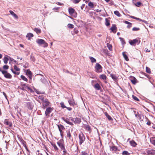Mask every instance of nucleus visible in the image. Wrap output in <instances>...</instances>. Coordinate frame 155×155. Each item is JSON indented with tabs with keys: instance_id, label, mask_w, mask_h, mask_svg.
<instances>
[{
	"instance_id": "f257e3e1",
	"label": "nucleus",
	"mask_w": 155,
	"mask_h": 155,
	"mask_svg": "<svg viewBox=\"0 0 155 155\" xmlns=\"http://www.w3.org/2000/svg\"><path fill=\"white\" fill-rule=\"evenodd\" d=\"M42 108L45 109L46 107L48 106L50 103L48 100L47 99H45L42 102Z\"/></svg>"
},
{
	"instance_id": "f03ea898",
	"label": "nucleus",
	"mask_w": 155,
	"mask_h": 155,
	"mask_svg": "<svg viewBox=\"0 0 155 155\" xmlns=\"http://www.w3.org/2000/svg\"><path fill=\"white\" fill-rule=\"evenodd\" d=\"M68 12L69 14L74 17L76 18L77 16V13L75 10L72 8L68 9Z\"/></svg>"
},
{
	"instance_id": "7ed1b4c3",
	"label": "nucleus",
	"mask_w": 155,
	"mask_h": 155,
	"mask_svg": "<svg viewBox=\"0 0 155 155\" xmlns=\"http://www.w3.org/2000/svg\"><path fill=\"white\" fill-rule=\"evenodd\" d=\"M36 42L39 45H44V47H47L48 45V44L44 40L41 39H37Z\"/></svg>"
},
{
	"instance_id": "20e7f679",
	"label": "nucleus",
	"mask_w": 155,
	"mask_h": 155,
	"mask_svg": "<svg viewBox=\"0 0 155 155\" xmlns=\"http://www.w3.org/2000/svg\"><path fill=\"white\" fill-rule=\"evenodd\" d=\"M79 144L80 145H81L85 140V137L84 135L82 132L80 133L79 134Z\"/></svg>"
},
{
	"instance_id": "39448f33",
	"label": "nucleus",
	"mask_w": 155,
	"mask_h": 155,
	"mask_svg": "<svg viewBox=\"0 0 155 155\" xmlns=\"http://www.w3.org/2000/svg\"><path fill=\"white\" fill-rule=\"evenodd\" d=\"M21 89L22 90L30 91H32V90L28 86V85L25 84H21Z\"/></svg>"
},
{
	"instance_id": "423d86ee",
	"label": "nucleus",
	"mask_w": 155,
	"mask_h": 155,
	"mask_svg": "<svg viewBox=\"0 0 155 155\" xmlns=\"http://www.w3.org/2000/svg\"><path fill=\"white\" fill-rule=\"evenodd\" d=\"M95 68V71L97 73L101 72L102 71V67L98 63L96 64Z\"/></svg>"
},
{
	"instance_id": "0eeeda50",
	"label": "nucleus",
	"mask_w": 155,
	"mask_h": 155,
	"mask_svg": "<svg viewBox=\"0 0 155 155\" xmlns=\"http://www.w3.org/2000/svg\"><path fill=\"white\" fill-rule=\"evenodd\" d=\"M57 144L58 146L60 147L61 150H63V152H65V149L64 148V146L63 144V143L61 140H59L57 142Z\"/></svg>"
},
{
	"instance_id": "6e6552de",
	"label": "nucleus",
	"mask_w": 155,
	"mask_h": 155,
	"mask_svg": "<svg viewBox=\"0 0 155 155\" xmlns=\"http://www.w3.org/2000/svg\"><path fill=\"white\" fill-rule=\"evenodd\" d=\"M2 74L6 78L11 79L12 78V75L9 73H8L7 71H3L2 72Z\"/></svg>"
},
{
	"instance_id": "1a4fd4ad",
	"label": "nucleus",
	"mask_w": 155,
	"mask_h": 155,
	"mask_svg": "<svg viewBox=\"0 0 155 155\" xmlns=\"http://www.w3.org/2000/svg\"><path fill=\"white\" fill-rule=\"evenodd\" d=\"M25 106L29 109L31 110L33 107V105L31 102H28L26 103Z\"/></svg>"
},
{
	"instance_id": "9d476101",
	"label": "nucleus",
	"mask_w": 155,
	"mask_h": 155,
	"mask_svg": "<svg viewBox=\"0 0 155 155\" xmlns=\"http://www.w3.org/2000/svg\"><path fill=\"white\" fill-rule=\"evenodd\" d=\"M52 110V109L51 107H48L46 108L45 111V115L47 116H49V114Z\"/></svg>"
},
{
	"instance_id": "9b49d317",
	"label": "nucleus",
	"mask_w": 155,
	"mask_h": 155,
	"mask_svg": "<svg viewBox=\"0 0 155 155\" xmlns=\"http://www.w3.org/2000/svg\"><path fill=\"white\" fill-rule=\"evenodd\" d=\"M138 40L137 39L133 40H130L129 41V43L132 45H134L135 44L138 42Z\"/></svg>"
},
{
	"instance_id": "f8f14e48",
	"label": "nucleus",
	"mask_w": 155,
	"mask_h": 155,
	"mask_svg": "<svg viewBox=\"0 0 155 155\" xmlns=\"http://www.w3.org/2000/svg\"><path fill=\"white\" fill-rule=\"evenodd\" d=\"M130 79L131 82L134 84H135L137 83V80L133 76H131Z\"/></svg>"
},
{
	"instance_id": "ddd939ff",
	"label": "nucleus",
	"mask_w": 155,
	"mask_h": 155,
	"mask_svg": "<svg viewBox=\"0 0 155 155\" xmlns=\"http://www.w3.org/2000/svg\"><path fill=\"white\" fill-rule=\"evenodd\" d=\"M148 154L153 155L155 154V150H148L147 151Z\"/></svg>"
},
{
	"instance_id": "4468645a",
	"label": "nucleus",
	"mask_w": 155,
	"mask_h": 155,
	"mask_svg": "<svg viewBox=\"0 0 155 155\" xmlns=\"http://www.w3.org/2000/svg\"><path fill=\"white\" fill-rule=\"evenodd\" d=\"M117 29V28L114 25H113L110 28V30H111L114 33H115L116 32V30Z\"/></svg>"
},
{
	"instance_id": "2eb2a0df",
	"label": "nucleus",
	"mask_w": 155,
	"mask_h": 155,
	"mask_svg": "<svg viewBox=\"0 0 155 155\" xmlns=\"http://www.w3.org/2000/svg\"><path fill=\"white\" fill-rule=\"evenodd\" d=\"M4 123L5 124L10 127H11L12 125V123L8 121L7 120H5L4 122Z\"/></svg>"
},
{
	"instance_id": "dca6fc26",
	"label": "nucleus",
	"mask_w": 155,
	"mask_h": 155,
	"mask_svg": "<svg viewBox=\"0 0 155 155\" xmlns=\"http://www.w3.org/2000/svg\"><path fill=\"white\" fill-rule=\"evenodd\" d=\"M26 74L27 75H28L29 78L30 79H31L32 77V74L31 71L30 70H28L26 71Z\"/></svg>"
},
{
	"instance_id": "f3484780",
	"label": "nucleus",
	"mask_w": 155,
	"mask_h": 155,
	"mask_svg": "<svg viewBox=\"0 0 155 155\" xmlns=\"http://www.w3.org/2000/svg\"><path fill=\"white\" fill-rule=\"evenodd\" d=\"M9 57L8 56H5L3 58L4 62L5 64H7L8 63V61L9 60Z\"/></svg>"
},
{
	"instance_id": "a211bd4d",
	"label": "nucleus",
	"mask_w": 155,
	"mask_h": 155,
	"mask_svg": "<svg viewBox=\"0 0 155 155\" xmlns=\"http://www.w3.org/2000/svg\"><path fill=\"white\" fill-rule=\"evenodd\" d=\"M150 140L151 143L155 146V137H151Z\"/></svg>"
},
{
	"instance_id": "6ab92c4d",
	"label": "nucleus",
	"mask_w": 155,
	"mask_h": 155,
	"mask_svg": "<svg viewBox=\"0 0 155 155\" xmlns=\"http://www.w3.org/2000/svg\"><path fill=\"white\" fill-rule=\"evenodd\" d=\"M68 102L70 106H74L75 104V102L73 99L69 100Z\"/></svg>"
},
{
	"instance_id": "aec40b11",
	"label": "nucleus",
	"mask_w": 155,
	"mask_h": 155,
	"mask_svg": "<svg viewBox=\"0 0 155 155\" xmlns=\"http://www.w3.org/2000/svg\"><path fill=\"white\" fill-rule=\"evenodd\" d=\"M81 120L80 118L76 117L74 121V123L75 124H79L81 122Z\"/></svg>"
},
{
	"instance_id": "412c9836",
	"label": "nucleus",
	"mask_w": 155,
	"mask_h": 155,
	"mask_svg": "<svg viewBox=\"0 0 155 155\" xmlns=\"http://www.w3.org/2000/svg\"><path fill=\"white\" fill-rule=\"evenodd\" d=\"M33 35L31 33H28L26 35V37L27 38H28V39L30 40V38L33 37Z\"/></svg>"
},
{
	"instance_id": "4be33fe9",
	"label": "nucleus",
	"mask_w": 155,
	"mask_h": 155,
	"mask_svg": "<svg viewBox=\"0 0 155 155\" xmlns=\"http://www.w3.org/2000/svg\"><path fill=\"white\" fill-rule=\"evenodd\" d=\"M99 78L100 79H102L103 80H106L107 78V77L106 75L104 74L100 75Z\"/></svg>"
},
{
	"instance_id": "5701e85b",
	"label": "nucleus",
	"mask_w": 155,
	"mask_h": 155,
	"mask_svg": "<svg viewBox=\"0 0 155 155\" xmlns=\"http://www.w3.org/2000/svg\"><path fill=\"white\" fill-rule=\"evenodd\" d=\"M110 149L111 151H116L117 150V148L116 146H113L110 147Z\"/></svg>"
},
{
	"instance_id": "b1692460",
	"label": "nucleus",
	"mask_w": 155,
	"mask_h": 155,
	"mask_svg": "<svg viewBox=\"0 0 155 155\" xmlns=\"http://www.w3.org/2000/svg\"><path fill=\"white\" fill-rule=\"evenodd\" d=\"M11 15H12L14 18H18V17L17 16V15L14 13V12H13L12 11H9Z\"/></svg>"
},
{
	"instance_id": "393cba45",
	"label": "nucleus",
	"mask_w": 155,
	"mask_h": 155,
	"mask_svg": "<svg viewBox=\"0 0 155 155\" xmlns=\"http://www.w3.org/2000/svg\"><path fill=\"white\" fill-rule=\"evenodd\" d=\"M122 54L123 55V56L125 59V60L126 61H128L129 60V59L128 58V57L127 55L126 54L125 52H123L122 53Z\"/></svg>"
},
{
	"instance_id": "a878e982",
	"label": "nucleus",
	"mask_w": 155,
	"mask_h": 155,
	"mask_svg": "<svg viewBox=\"0 0 155 155\" xmlns=\"http://www.w3.org/2000/svg\"><path fill=\"white\" fill-rule=\"evenodd\" d=\"M130 144L132 146L135 147L137 145L136 143L134 140H131L130 142Z\"/></svg>"
},
{
	"instance_id": "bb28decb",
	"label": "nucleus",
	"mask_w": 155,
	"mask_h": 155,
	"mask_svg": "<svg viewBox=\"0 0 155 155\" xmlns=\"http://www.w3.org/2000/svg\"><path fill=\"white\" fill-rule=\"evenodd\" d=\"M63 120L67 123L71 125H73L72 123L70 122L69 121V119L68 120L67 119H63Z\"/></svg>"
},
{
	"instance_id": "cd10ccee",
	"label": "nucleus",
	"mask_w": 155,
	"mask_h": 155,
	"mask_svg": "<svg viewBox=\"0 0 155 155\" xmlns=\"http://www.w3.org/2000/svg\"><path fill=\"white\" fill-rule=\"evenodd\" d=\"M104 114L107 117L109 120H112V118L107 112L105 113Z\"/></svg>"
},
{
	"instance_id": "c85d7f7f",
	"label": "nucleus",
	"mask_w": 155,
	"mask_h": 155,
	"mask_svg": "<svg viewBox=\"0 0 155 155\" xmlns=\"http://www.w3.org/2000/svg\"><path fill=\"white\" fill-rule=\"evenodd\" d=\"M94 87L97 90H99L101 88L100 86L97 83L95 84L94 86Z\"/></svg>"
},
{
	"instance_id": "c756f323",
	"label": "nucleus",
	"mask_w": 155,
	"mask_h": 155,
	"mask_svg": "<svg viewBox=\"0 0 155 155\" xmlns=\"http://www.w3.org/2000/svg\"><path fill=\"white\" fill-rule=\"evenodd\" d=\"M105 25L107 26H108L110 25V21L107 18H105Z\"/></svg>"
},
{
	"instance_id": "7c9ffc66",
	"label": "nucleus",
	"mask_w": 155,
	"mask_h": 155,
	"mask_svg": "<svg viewBox=\"0 0 155 155\" xmlns=\"http://www.w3.org/2000/svg\"><path fill=\"white\" fill-rule=\"evenodd\" d=\"M34 31H35L37 34L40 33L41 32V30L40 29L38 28H35L34 29Z\"/></svg>"
},
{
	"instance_id": "2f4dec72",
	"label": "nucleus",
	"mask_w": 155,
	"mask_h": 155,
	"mask_svg": "<svg viewBox=\"0 0 155 155\" xmlns=\"http://www.w3.org/2000/svg\"><path fill=\"white\" fill-rule=\"evenodd\" d=\"M110 76L112 77V78L114 80H116L117 79V77L115 75H114V74H110Z\"/></svg>"
},
{
	"instance_id": "473e14b6",
	"label": "nucleus",
	"mask_w": 155,
	"mask_h": 155,
	"mask_svg": "<svg viewBox=\"0 0 155 155\" xmlns=\"http://www.w3.org/2000/svg\"><path fill=\"white\" fill-rule=\"evenodd\" d=\"M67 137L70 140L71 139V134L70 131H67Z\"/></svg>"
},
{
	"instance_id": "72a5a7b5",
	"label": "nucleus",
	"mask_w": 155,
	"mask_h": 155,
	"mask_svg": "<svg viewBox=\"0 0 155 155\" xmlns=\"http://www.w3.org/2000/svg\"><path fill=\"white\" fill-rule=\"evenodd\" d=\"M21 78L24 81H26V82L27 81V79L23 75H21Z\"/></svg>"
},
{
	"instance_id": "f704fd0d",
	"label": "nucleus",
	"mask_w": 155,
	"mask_h": 155,
	"mask_svg": "<svg viewBox=\"0 0 155 155\" xmlns=\"http://www.w3.org/2000/svg\"><path fill=\"white\" fill-rule=\"evenodd\" d=\"M90 59L91 61V62H92V63H94V62H96V59L92 57H90Z\"/></svg>"
},
{
	"instance_id": "c9c22d12",
	"label": "nucleus",
	"mask_w": 155,
	"mask_h": 155,
	"mask_svg": "<svg viewBox=\"0 0 155 155\" xmlns=\"http://www.w3.org/2000/svg\"><path fill=\"white\" fill-rule=\"evenodd\" d=\"M122 154L123 155H129L130 153L127 151H124L122 152Z\"/></svg>"
},
{
	"instance_id": "e433bc0d",
	"label": "nucleus",
	"mask_w": 155,
	"mask_h": 155,
	"mask_svg": "<svg viewBox=\"0 0 155 155\" xmlns=\"http://www.w3.org/2000/svg\"><path fill=\"white\" fill-rule=\"evenodd\" d=\"M107 47L109 49L110 51H111L112 50V46L111 45L109 44H107Z\"/></svg>"
},
{
	"instance_id": "4c0bfd02",
	"label": "nucleus",
	"mask_w": 155,
	"mask_h": 155,
	"mask_svg": "<svg viewBox=\"0 0 155 155\" xmlns=\"http://www.w3.org/2000/svg\"><path fill=\"white\" fill-rule=\"evenodd\" d=\"M114 13L115 15L117 16L118 17H120V14L119 12L117 11H116L114 12Z\"/></svg>"
},
{
	"instance_id": "58836bf2",
	"label": "nucleus",
	"mask_w": 155,
	"mask_h": 155,
	"mask_svg": "<svg viewBox=\"0 0 155 155\" xmlns=\"http://www.w3.org/2000/svg\"><path fill=\"white\" fill-rule=\"evenodd\" d=\"M51 145L53 146L54 149L56 150H58V148L56 145L55 144L51 143Z\"/></svg>"
},
{
	"instance_id": "ea45409f",
	"label": "nucleus",
	"mask_w": 155,
	"mask_h": 155,
	"mask_svg": "<svg viewBox=\"0 0 155 155\" xmlns=\"http://www.w3.org/2000/svg\"><path fill=\"white\" fill-rule=\"evenodd\" d=\"M88 5L91 8H93L94 7V4L91 2H90L88 3Z\"/></svg>"
},
{
	"instance_id": "a19ab883",
	"label": "nucleus",
	"mask_w": 155,
	"mask_h": 155,
	"mask_svg": "<svg viewBox=\"0 0 155 155\" xmlns=\"http://www.w3.org/2000/svg\"><path fill=\"white\" fill-rule=\"evenodd\" d=\"M146 71L147 73L150 74L151 73V71L149 68L147 67H146Z\"/></svg>"
},
{
	"instance_id": "79ce46f5",
	"label": "nucleus",
	"mask_w": 155,
	"mask_h": 155,
	"mask_svg": "<svg viewBox=\"0 0 155 155\" xmlns=\"http://www.w3.org/2000/svg\"><path fill=\"white\" fill-rule=\"evenodd\" d=\"M68 27L70 28H72L74 27V25L71 24H68Z\"/></svg>"
},
{
	"instance_id": "37998d69",
	"label": "nucleus",
	"mask_w": 155,
	"mask_h": 155,
	"mask_svg": "<svg viewBox=\"0 0 155 155\" xmlns=\"http://www.w3.org/2000/svg\"><path fill=\"white\" fill-rule=\"evenodd\" d=\"M130 17L131 18H132L133 19H136V20H139L140 21H142V20L140 19V18H137L136 17L133 16H131Z\"/></svg>"
},
{
	"instance_id": "c03bdc74",
	"label": "nucleus",
	"mask_w": 155,
	"mask_h": 155,
	"mask_svg": "<svg viewBox=\"0 0 155 155\" xmlns=\"http://www.w3.org/2000/svg\"><path fill=\"white\" fill-rule=\"evenodd\" d=\"M132 97L133 98L134 100H135L136 101H139V99L136 96H134V95H133L132 96Z\"/></svg>"
},
{
	"instance_id": "a18cd8bd",
	"label": "nucleus",
	"mask_w": 155,
	"mask_h": 155,
	"mask_svg": "<svg viewBox=\"0 0 155 155\" xmlns=\"http://www.w3.org/2000/svg\"><path fill=\"white\" fill-rule=\"evenodd\" d=\"M59 130L60 131L61 133V134L62 131V129H63L64 127L62 126H61V127H60L59 126H58Z\"/></svg>"
},
{
	"instance_id": "49530a36",
	"label": "nucleus",
	"mask_w": 155,
	"mask_h": 155,
	"mask_svg": "<svg viewBox=\"0 0 155 155\" xmlns=\"http://www.w3.org/2000/svg\"><path fill=\"white\" fill-rule=\"evenodd\" d=\"M38 98L39 99H40L42 101H43L45 99L44 98V96L42 95L39 96L38 97Z\"/></svg>"
},
{
	"instance_id": "de8ad7c7",
	"label": "nucleus",
	"mask_w": 155,
	"mask_h": 155,
	"mask_svg": "<svg viewBox=\"0 0 155 155\" xmlns=\"http://www.w3.org/2000/svg\"><path fill=\"white\" fill-rule=\"evenodd\" d=\"M60 104L61 105V107L63 108H66V107H67L64 105V104L63 102H62Z\"/></svg>"
},
{
	"instance_id": "09e8293b",
	"label": "nucleus",
	"mask_w": 155,
	"mask_h": 155,
	"mask_svg": "<svg viewBox=\"0 0 155 155\" xmlns=\"http://www.w3.org/2000/svg\"><path fill=\"white\" fill-rule=\"evenodd\" d=\"M41 81L43 83H45L47 82L46 80L44 78H41Z\"/></svg>"
},
{
	"instance_id": "8fccbe9b",
	"label": "nucleus",
	"mask_w": 155,
	"mask_h": 155,
	"mask_svg": "<svg viewBox=\"0 0 155 155\" xmlns=\"http://www.w3.org/2000/svg\"><path fill=\"white\" fill-rule=\"evenodd\" d=\"M146 120H148V121L147 122V125H148L149 126H150V125H151V122L146 117Z\"/></svg>"
},
{
	"instance_id": "3c124183",
	"label": "nucleus",
	"mask_w": 155,
	"mask_h": 155,
	"mask_svg": "<svg viewBox=\"0 0 155 155\" xmlns=\"http://www.w3.org/2000/svg\"><path fill=\"white\" fill-rule=\"evenodd\" d=\"M14 68L15 70L17 71H20V69L18 68L16 65H15L14 66Z\"/></svg>"
},
{
	"instance_id": "603ef678",
	"label": "nucleus",
	"mask_w": 155,
	"mask_h": 155,
	"mask_svg": "<svg viewBox=\"0 0 155 155\" xmlns=\"http://www.w3.org/2000/svg\"><path fill=\"white\" fill-rule=\"evenodd\" d=\"M140 30V28H138L134 27L132 29L133 31H137Z\"/></svg>"
},
{
	"instance_id": "864d4df0",
	"label": "nucleus",
	"mask_w": 155,
	"mask_h": 155,
	"mask_svg": "<svg viewBox=\"0 0 155 155\" xmlns=\"http://www.w3.org/2000/svg\"><path fill=\"white\" fill-rule=\"evenodd\" d=\"M142 3L140 2H137L135 4L136 6L139 7L141 5Z\"/></svg>"
},
{
	"instance_id": "5fc2aeb1",
	"label": "nucleus",
	"mask_w": 155,
	"mask_h": 155,
	"mask_svg": "<svg viewBox=\"0 0 155 155\" xmlns=\"http://www.w3.org/2000/svg\"><path fill=\"white\" fill-rule=\"evenodd\" d=\"M9 68L8 66L7 65H5L3 66V68L4 69L7 70Z\"/></svg>"
},
{
	"instance_id": "6e6d98bb",
	"label": "nucleus",
	"mask_w": 155,
	"mask_h": 155,
	"mask_svg": "<svg viewBox=\"0 0 155 155\" xmlns=\"http://www.w3.org/2000/svg\"><path fill=\"white\" fill-rule=\"evenodd\" d=\"M81 155H88V154L85 152H82Z\"/></svg>"
},
{
	"instance_id": "4d7b16f0",
	"label": "nucleus",
	"mask_w": 155,
	"mask_h": 155,
	"mask_svg": "<svg viewBox=\"0 0 155 155\" xmlns=\"http://www.w3.org/2000/svg\"><path fill=\"white\" fill-rule=\"evenodd\" d=\"M132 26V23H130L129 24H128V25L127 26V28H130Z\"/></svg>"
},
{
	"instance_id": "13d9d810",
	"label": "nucleus",
	"mask_w": 155,
	"mask_h": 155,
	"mask_svg": "<svg viewBox=\"0 0 155 155\" xmlns=\"http://www.w3.org/2000/svg\"><path fill=\"white\" fill-rule=\"evenodd\" d=\"M80 1V0H74V3L76 4L78 3Z\"/></svg>"
},
{
	"instance_id": "bf43d9fd",
	"label": "nucleus",
	"mask_w": 155,
	"mask_h": 155,
	"mask_svg": "<svg viewBox=\"0 0 155 155\" xmlns=\"http://www.w3.org/2000/svg\"><path fill=\"white\" fill-rule=\"evenodd\" d=\"M120 38V39L121 41H122V44H124L125 43V42L124 41V39L121 38Z\"/></svg>"
},
{
	"instance_id": "052dcab7",
	"label": "nucleus",
	"mask_w": 155,
	"mask_h": 155,
	"mask_svg": "<svg viewBox=\"0 0 155 155\" xmlns=\"http://www.w3.org/2000/svg\"><path fill=\"white\" fill-rule=\"evenodd\" d=\"M56 4L58 5H64V4L62 3H61L60 2H57L56 3Z\"/></svg>"
},
{
	"instance_id": "680f3d73",
	"label": "nucleus",
	"mask_w": 155,
	"mask_h": 155,
	"mask_svg": "<svg viewBox=\"0 0 155 155\" xmlns=\"http://www.w3.org/2000/svg\"><path fill=\"white\" fill-rule=\"evenodd\" d=\"M60 8L59 7H56L55 8H53V10H56L57 11H58L59 9Z\"/></svg>"
},
{
	"instance_id": "e2e57ef3",
	"label": "nucleus",
	"mask_w": 155,
	"mask_h": 155,
	"mask_svg": "<svg viewBox=\"0 0 155 155\" xmlns=\"http://www.w3.org/2000/svg\"><path fill=\"white\" fill-rule=\"evenodd\" d=\"M74 118H73L72 117H70L69 118V120H71V121H73L74 120Z\"/></svg>"
},
{
	"instance_id": "0e129e2a",
	"label": "nucleus",
	"mask_w": 155,
	"mask_h": 155,
	"mask_svg": "<svg viewBox=\"0 0 155 155\" xmlns=\"http://www.w3.org/2000/svg\"><path fill=\"white\" fill-rule=\"evenodd\" d=\"M13 73L15 74H16L17 75H18L19 74V72H17L16 71H15L13 72Z\"/></svg>"
},
{
	"instance_id": "69168bd1",
	"label": "nucleus",
	"mask_w": 155,
	"mask_h": 155,
	"mask_svg": "<svg viewBox=\"0 0 155 155\" xmlns=\"http://www.w3.org/2000/svg\"><path fill=\"white\" fill-rule=\"evenodd\" d=\"M66 108L69 110L70 111L71 110H72V108L70 107H66Z\"/></svg>"
},
{
	"instance_id": "338daca9",
	"label": "nucleus",
	"mask_w": 155,
	"mask_h": 155,
	"mask_svg": "<svg viewBox=\"0 0 155 155\" xmlns=\"http://www.w3.org/2000/svg\"><path fill=\"white\" fill-rule=\"evenodd\" d=\"M145 50H146V52H150V50H149L147 48H146Z\"/></svg>"
},
{
	"instance_id": "774afa93",
	"label": "nucleus",
	"mask_w": 155,
	"mask_h": 155,
	"mask_svg": "<svg viewBox=\"0 0 155 155\" xmlns=\"http://www.w3.org/2000/svg\"><path fill=\"white\" fill-rule=\"evenodd\" d=\"M3 94L4 95L5 97L7 98V96L6 94L4 92H3Z\"/></svg>"
}]
</instances>
